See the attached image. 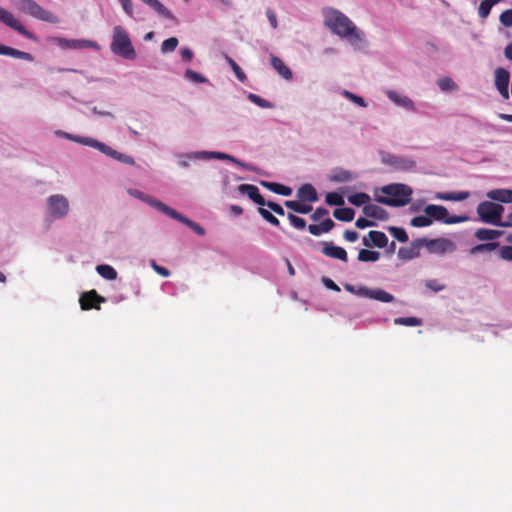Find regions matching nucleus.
I'll list each match as a JSON object with an SVG mask.
<instances>
[{
	"mask_svg": "<svg viewBox=\"0 0 512 512\" xmlns=\"http://www.w3.org/2000/svg\"><path fill=\"white\" fill-rule=\"evenodd\" d=\"M325 25L336 35L346 38L353 46L363 41V34L355 24L342 12L329 9L325 12Z\"/></svg>",
	"mask_w": 512,
	"mask_h": 512,
	"instance_id": "f257e3e1",
	"label": "nucleus"
},
{
	"mask_svg": "<svg viewBox=\"0 0 512 512\" xmlns=\"http://www.w3.org/2000/svg\"><path fill=\"white\" fill-rule=\"evenodd\" d=\"M384 196H378L376 201L391 207H401L411 202L412 189L405 184H389L381 188Z\"/></svg>",
	"mask_w": 512,
	"mask_h": 512,
	"instance_id": "f03ea898",
	"label": "nucleus"
},
{
	"mask_svg": "<svg viewBox=\"0 0 512 512\" xmlns=\"http://www.w3.org/2000/svg\"><path fill=\"white\" fill-rule=\"evenodd\" d=\"M111 50L113 53L124 59L133 60L136 57V52L133 48L130 37L122 26L118 25L113 29Z\"/></svg>",
	"mask_w": 512,
	"mask_h": 512,
	"instance_id": "7ed1b4c3",
	"label": "nucleus"
},
{
	"mask_svg": "<svg viewBox=\"0 0 512 512\" xmlns=\"http://www.w3.org/2000/svg\"><path fill=\"white\" fill-rule=\"evenodd\" d=\"M13 2L20 11L36 19L54 24L59 22V18L55 14L43 9L33 0H13Z\"/></svg>",
	"mask_w": 512,
	"mask_h": 512,
	"instance_id": "20e7f679",
	"label": "nucleus"
},
{
	"mask_svg": "<svg viewBox=\"0 0 512 512\" xmlns=\"http://www.w3.org/2000/svg\"><path fill=\"white\" fill-rule=\"evenodd\" d=\"M416 247H426L429 253L444 255L456 251V244L445 237L436 239L418 238L414 240Z\"/></svg>",
	"mask_w": 512,
	"mask_h": 512,
	"instance_id": "39448f33",
	"label": "nucleus"
},
{
	"mask_svg": "<svg viewBox=\"0 0 512 512\" xmlns=\"http://www.w3.org/2000/svg\"><path fill=\"white\" fill-rule=\"evenodd\" d=\"M504 207L491 201H483L477 206V214L480 220L484 223L499 226Z\"/></svg>",
	"mask_w": 512,
	"mask_h": 512,
	"instance_id": "423d86ee",
	"label": "nucleus"
},
{
	"mask_svg": "<svg viewBox=\"0 0 512 512\" xmlns=\"http://www.w3.org/2000/svg\"><path fill=\"white\" fill-rule=\"evenodd\" d=\"M149 203L151 204L152 207L156 208L163 214L187 225L198 235L202 236L205 234V230L203 227H201L197 223L193 222L192 220L188 219L187 217L181 215L176 210L172 209L171 207L167 206L166 204L162 203L161 201L156 200V199H149Z\"/></svg>",
	"mask_w": 512,
	"mask_h": 512,
	"instance_id": "0eeeda50",
	"label": "nucleus"
},
{
	"mask_svg": "<svg viewBox=\"0 0 512 512\" xmlns=\"http://www.w3.org/2000/svg\"><path fill=\"white\" fill-rule=\"evenodd\" d=\"M424 212L430 219L441 221L445 224L462 223L468 220L467 216L453 215L449 216L448 210L441 205L430 204L424 209Z\"/></svg>",
	"mask_w": 512,
	"mask_h": 512,
	"instance_id": "6e6552de",
	"label": "nucleus"
},
{
	"mask_svg": "<svg viewBox=\"0 0 512 512\" xmlns=\"http://www.w3.org/2000/svg\"><path fill=\"white\" fill-rule=\"evenodd\" d=\"M48 214L53 218H64L69 212V202L59 194L51 195L47 200Z\"/></svg>",
	"mask_w": 512,
	"mask_h": 512,
	"instance_id": "1a4fd4ad",
	"label": "nucleus"
},
{
	"mask_svg": "<svg viewBox=\"0 0 512 512\" xmlns=\"http://www.w3.org/2000/svg\"><path fill=\"white\" fill-rule=\"evenodd\" d=\"M0 21L16 30L18 33L28 39L33 38V34L29 32L14 16L12 13L0 7Z\"/></svg>",
	"mask_w": 512,
	"mask_h": 512,
	"instance_id": "9d476101",
	"label": "nucleus"
},
{
	"mask_svg": "<svg viewBox=\"0 0 512 512\" xmlns=\"http://www.w3.org/2000/svg\"><path fill=\"white\" fill-rule=\"evenodd\" d=\"M357 295L374 299L383 303H390L394 301V296L392 294L380 288L370 289L367 287H360L358 288Z\"/></svg>",
	"mask_w": 512,
	"mask_h": 512,
	"instance_id": "9b49d317",
	"label": "nucleus"
},
{
	"mask_svg": "<svg viewBox=\"0 0 512 512\" xmlns=\"http://www.w3.org/2000/svg\"><path fill=\"white\" fill-rule=\"evenodd\" d=\"M105 302V298L100 296L96 290H90L80 296L79 303L82 310L100 309V304Z\"/></svg>",
	"mask_w": 512,
	"mask_h": 512,
	"instance_id": "f8f14e48",
	"label": "nucleus"
},
{
	"mask_svg": "<svg viewBox=\"0 0 512 512\" xmlns=\"http://www.w3.org/2000/svg\"><path fill=\"white\" fill-rule=\"evenodd\" d=\"M58 44L63 48L68 49H85V48H93L98 49L99 46L96 42L86 39H64L59 38Z\"/></svg>",
	"mask_w": 512,
	"mask_h": 512,
	"instance_id": "ddd939ff",
	"label": "nucleus"
},
{
	"mask_svg": "<svg viewBox=\"0 0 512 512\" xmlns=\"http://www.w3.org/2000/svg\"><path fill=\"white\" fill-rule=\"evenodd\" d=\"M322 253L329 258L338 259L343 262L348 261L346 250L340 246H335L332 242L323 243Z\"/></svg>",
	"mask_w": 512,
	"mask_h": 512,
	"instance_id": "4468645a",
	"label": "nucleus"
},
{
	"mask_svg": "<svg viewBox=\"0 0 512 512\" xmlns=\"http://www.w3.org/2000/svg\"><path fill=\"white\" fill-rule=\"evenodd\" d=\"M240 194L247 195L253 202L260 206H265V199L260 194L257 186L252 184H241L237 187Z\"/></svg>",
	"mask_w": 512,
	"mask_h": 512,
	"instance_id": "2eb2a0df",
	"label": "nucleus"
},
{
	"mask_svg": "<svg viewBox=\"0 0 512 512\" xmlns=\"http://www.w3.org/2000/svg\"><path fill=\"white\" fill-rule=\"evenodd\" d=\"M368 237L369 240L366 237L363 238V244L367 247L384 248L388 244V237L384 232L372 230L368 233Z\"/></svg>",
	"mask_w": 512,
	"mask_h": 512,
	"instance_id": "dca6fc26",
	"label": "nucleus"
},
{
	"mask_svg": "<svg viewBox=\"0 0 512 512\" xmlns=\"http://www.w3.org/2000/svg\"><path fill=\"white\" fill-rule=\"evenodd\" d=\"M297 197L302 202L314 203L318 200V194L313 185L306 183L297 191Z\"/></svg>",
	"mask_w": 512,
	"mask_h": 512,
	"instance_id": "f3484780",
	"label": "nucleus"
},
{
	"mask_svg": "<svg viewBox=\"0 0 512 512\" xmlns=\"http://www.w3.org/2000/svg\"><path fill=\"white\" fill-rule=\"evenodd\" d=\"M366 217L378 220H387L389 218L388 212L376 204H366L362 209Z\"/></svg>",
	"mask_w": 512,
	"mask_h": 512,
	"instance_id": "a211bd4d",
	"label": "nucleus"
},
{
	"mask_svg": "<svg viewBox=\"0 0 512 512\" xmlns=\"http://www.w3.org/2000/svg\"><path fill=\"white\" fill-rule=\"evenodd\" d=\"M356 178V173L343 168L334 169L329 177L330 181L337 183L351 182L354 181Z\"/></svg>",
	"mask_w": 512,
	"mask_h": 512,
	"instance_id": "6ab92c4d",
	"label": "nucleus"
},
{
	"mask_svg": "<svg viewBox=\"0 0 512 512\" xmlns=\"http://www.w3.org/2000/svg\"><path fill=\"white\" fill-rule=\"evenodd\" d=\"M335 226V223L332 219L326 218L320 224H310L308 226V231L310 234L314 236H319L323 233L330 232Z\"/></svg>",
	"mask_w": 512,
	"mask_h": 512,
	"instance_id": "aec40b11",
	"label": "nucleus"
},
{
	"mask_svg": "<svg viewBox=\"0 0 512 512\" xmlns=\"http://www.w3.org/2000/svg\"><path fill=\"white\" fill-rule=\"evenodd\" d=\"M487 197L501 203H512V190L494 189L487 192Z\"/></svg>",
	"mask_w": 512,
	"mask_h": 512,
	"instance_id": "412c9836",
	"label": "nucleus"
},
{
	"mask_svg": "<svg viewBox=\"0 0 512 512\" xmlns=\"http://www.w3.org/2000/svg\"><path fill=\"white\" fill-rule=\"evenodd\" d=\"M0 55L11 56V57L23 59L26 61L34 60V57L30 53L20 51V50H17L15 48H12V47H9V46L3 45V44H0Z\"/></svg>",
	"mask_w": 512,
	"mask_h": 512,
	"instance_id": "4be33fe9",
	"label": "nucleus"
},
{
	"mask_svg": "<svg viewBox=\"0 0 512 512\" xmlns=\"http://www.w3.org/2000/svg\"><path fill=\"white\" fill-rule=\"evenodd\" d=\"M143 3L151 7L160 16L176 21L174 15L159 0H141Z\"/></svg>",
	"mask_w": 512,
	"mask_h": 512,
	"instance_id": "5701e85b",
	"label": "nucleus"
},
{
	"mask_svg": "<svg viewBox=\"0 0 512 512\" xmlns=\"http://www.w3.org/2000/svg\"><path fill=\"white\" fill-rule=\"evenodd\" d=\"M388 164L394 166L398 170L408 171L415 166V162L410 159L401 158L397 156H391L386 161Z\"/></svg>",
	"mask_w": 512,
	"mask_h": 512,
	"instance_id": "b1692460",
	"label": "nucleus"
},
{
	"mask_svg": "<svg viewBox=\"0 0 512 512\" xmlns=\"http://www.w3.org/2000/svg\"><path fill=\"white\" fill-rule=\"evenodd\" d=\"M386 95L395 104L402 106L408 110H414V104L410 98L406 96H401L396 91L393 90L387 91Z\"/></svg>",
	"mask_w": 512,
	"mask_h": 512,
	"instance_id": "393cba45",
	"label": "nucleus"
},
{
	"mask_svg": "<svg viewBox=\"0 0 512 512\" xmlns=\"http://www.w3.org/2000/svg\"><path fill=\"white\" fill-rule=\"evenodd\" d=\"M271 65L286 80H290L292 78V71L279 57L271 56Z\"/></svg>",
	"mask_w": 512,
	"mask_h": 512,
	"instance_id": "a878e982",
	"label": "nucleus"
},
{
	"mask_svg": "<svg viewBox=\"0 0 512 512\" xmlns=\"http://www.w3.org/2000/svg\"><path fill=\"white\" fill-rule=\"evenodd\" d=\"M261 185L278 195L290 196L292 194V189L290 187L280 183L262 181Z\"/></svg>",
	"mask_w": 512,
	"mask_h": 512,
	"instance_id": "bb28decb",
	"label": "nucleus"
},
{
	"mask_svg": "<svg viewBox=\"0 0 512 512\" xmlns=\"http://www.w3.org/2000/svg\"><path fill=\"white\" fill-rule=\"evenodd\" d=\"M284 205L292 210L293 212L299 213V214H308L312 211V206L308 203H303L302 201H296V200H287L284 202Z\"/></svg>",
	"mask_w": 512,
	"mask_h": 512,
	"instance_id": "cd10ccee",
	"label": "nucleus"
},
{
	"mask_svg": "<svg viewBox=\"0 0 512 512\" xmlns=\"http://www.w3.org/2000/svg\"><path fill=\"white\" fill-rule=\"evenodd\" d=\"M470 193L467 191H460L457 193L448 192V193H438L436 198L445 201H463L469 198Z\"/></svg>",
	"mask_w": 512,
	"mask_h": 512,
	"instance_id": "c85d7f7f",
	"label": "nucleus"
},
{
	"mask_svg": "<svg viewBox=\"0 0 512 512\" xmlns=\"http://www.w3.org/2000/svg\"><path fill=\"white\" fill-rule=\"evenodd\" d=\"M420 248L416 247L413 241L411 247H401L398 251V256L402 260H411L419 256Z\"/></svg>",
	"mask_w": 512,
	"mask_h": 512,
	"instance_id": "c756f323",
	"label": "nucleus"
},
{
	"mask_svg": "<svg viewBox=\"0 0 512 512\" xmlns=\"http://www.w3.org/2000/svg\"><path fill=\"white\" fill-rule=\"evenodd\" d=\"M510 81V74L504 68H497L495 70V85L498 87H508Z\"/></svg>",
	"mask_w": 512,
	"mask_h": 512,
	"instance_id": "7c9ffc66",
	"label": "nucleus"
},
{
	"mask_svg": "<svg viewBox=\"0 0 512 512\" xmlns=\"http://www.w3.org/2000/svg\"><path fill=\"white\" fill-rule=\"evenodd\" d=\"M333 216L343 222H351L354 219L355 211L352 208H337L333 212Z\"/></svg>",
	"mask_w": 512,
	"mask_h": 512,
	"instance_id": "2f4dec72",
	"label": "nucleus"
},
{
	"mask_svg": "<svg viewBox=\"0 0 512 512\" xmlns=\"http://www.w3.org/2000/svg\"><path fill=\"white\" fill-rule=\"evenodd\" d=\"M502 231L480 228L475 232V237L479 240H494L502 235Z\"/></svg>",
	"mask_w": 512,
	"mask_h": 512,
	"instance_id": "473e14b6",
	"label": "nucleus"
},
{
	"mask_svg": "<svg viewBox=\"0 0 512 512\" xmlns=\"http://www.w3.org/2000/svg\"><path fill=\"white\" fill-rule=\"evenodd\" d=\"M357 258L361 262H376L380 258V253L368 249H361Z\"/></svg>",
	"mask_w": 512,
	"mask_h": 512,
	"instance_id": "72a5a7b5",
	"label": "nucleus"
},
{
	"mask_svg": "<svg viewBox=\"0 0 512 512\" xmlns=\"http://www.w3.org/2000/svg\"><path fill=\"white\" fill-rule=\"evenodd\" d=\"M96 270L105 279L114 280L117 277L116 270L110 265H98Z\"/></svg>",
	"mask_w": 512,
	"mask_h": 512,
	"instance_id": "f704fd0d",
	"label": "nucleus"
},
{
	"mask_svg": "<svg viewBox=\"0 0 512 512\" xmlns=\"http://www.w3.org/2000/svg\"><path fill=\"white\" fill-rule=\"evenodd\" d=\"M498 246H499V243H497V242L478 244L470 250V253L474 255V254H478V253H482V252H490V251H493L496 248H498Z\"/></svg>",
	"mask_w": 512,
	"mask_h": 512,
	"instance_id": "c9c22d12",
	"label": "nucleus"
},
{
	"mask_svg": "<svg viewBox=\"0 0 512 512\" xmlns=\"http://www.w3.org/2000/svg\"><path fill=\"white\" fill-rule=\"evenodd\" d=\"M349 202L355 206H361L370 201V196L366 193H355L348 198Z\"/></svg>",
	"mask_w": 512,
	"mask_h": 512,
	"instance_id": "e433bc0d",
	"label": "nucleus"
},
{
	"mask_svg": "<svg viewBox=\"0 0 512 512\" xmlns=\"http://www.w3.org/2000/svg\"><path fill=\"white\" fill-rule=\"evenodd\" d=\"M388 231L395 237L399 242H407L408 241V235L404 228L401 227H395L390 226L388 227Z\"/></svg>",
	"mask_w": 512,
	"mask_h": 512,
	"instance_id": "4c0bfd02",
	"label": "nucleus"
},
{
	"mask_svg": "<svg viewBox=\"0 0 512 512\" xmlns=\"http://www.w3.org/2000/svg\"><path fill=\"white\" fill-rule=\"evenodd\" d=\"M394 323L404 326H420L422 320L417 317H399L394 320Z\"/></svg>",
	"mask_w": 512,
	"mask_h": 512,
	"instance_id": "58836bf2",
	"label": "nucleus"
},
{
	"mask_svg": "<svg viewBox=\"0 0 512 512\" xmlns=\"http://www.w3.org/2000/svg\"><path fill=\"white\" fill-rule=\"evenodd\" d=\"M178 39L176 37H170L162 42L161 51L163 53L173 52L178 46Z\"/></svg>",
	"mask_w": 512,
	"mask_h": 512,
	"instance_id": "ea45409f",
	"label": "nucleus"
},
{
	"mask_svg": "<svg viewBox=\"0 0 512 512\" xmlns=\"http://www.w3.org/2000/svg\"><path fill=\"white\" fill-rule=\"evenodd\" d=\"M432 222V219H430V217L425 214L414 217L411 220V225L413 227H427L430 226Z\"/></svg>",
	"mask_w": 512,
	"mask_h": 512,
	"instance_id": "a19ab883",
	"label": "nucleus"
},
{
	"mask_svg": "<svg viewBox=\"0 0 512 512\" xmlns=\"http://www.w3.org/2000/svg\"><path fill=\"white\" fill-rule=\"evenodd\" d=\"M326 203L328 205L342 206L344 204V198L336 192H330L326 195Z\"/></svg>",
	"mask_w": 512,
	"mask_h": 512,
	"instance_id": "79ce46f5",
	"label": "nucleus"
},
{
	"mask_svg": "<svg viewBox=\"0 0 512 512\" xmlns=\"http://www.w3.org/2000/svg\"><path fill=\"white\" fill-rule=\"evenodd\" d=\"M259 214L270 224L279 227L280 222L279 220L268 210L264 209L263 207L258 208Z\"/></svg>",
	"mask_w": 512,
	"mask_h": 512,
	"instance_id": "37998d69",
	"label": "nucleus"
},
{
	"mask_svg": "<svg viewBox=\"0 0 512 512\" xmlns=\"http://www.w3.org/2000/svg\"><path fill=\"white\" fill-rule=\"evenodd\" d=\"M227 61L229 63V65L231 66L232 70L234 71L237 79L241 82H245L246 80V75L245 73L242 71V69L240 68V66L231 58L227 57Z\"/></svg>",
	"mask_w": 512,
	"mask_h": 512,
	"instance_id": "c03bdc74",
	"label": "nucleus"
},
{
	"mask_svg": "<svg viewBox=\"0 0 512 512\" xmlns=\"http://www.w3.org/2000/svg\"><path fill=\"white\" fill-rule=\"evenodd\" d=\"M288 219L292 226L296 229L302 230L306 227V221L303 218H300L293 213H288Z\"/></svg>",
	"mask_w": 512,
	"mask_h": 512,
	"instance_id": "a18cd8bd",
	"label": "nucleus"
},
{
	"mask_svg": "<svg viewBox=\"0 0 512 512\" xmlns=\"http://www.w3.org/2000/svg\"><path fill=\"white\" fill-rule=\"evenodd\" d=\"M492 7L493 6H491V4L487 0H483L478 8L479 17L482 19H486L489 16Z\"/></svg>",
	"mask_w": 512,
	"mask_h": 512,
	"instance_id": "49530a36",
	"label": "nucleus"
},
{
	"mask_svg": "<svg viewBox=\"0 0 512 512\" xmlns=\"http://www.w3.org/2000/svg\"><path fill=\"white\" fill-rule=\"evenodd\" d=\"M70 139L78 142V143H81V144H84V145H87V146H90V147H93V148H98L100 142L93 139V138H89V137H69Z\"/></svg>",
	"mask_w": 512,
	"mask_h": 512,
	"instance_id": "de8ad7c7",
	"label": "nucleus"
},
{
	"mask_svg": "<svg viewBox=\"0 0 512 512\" xmlns=\"http://www.w3.org/2000/svg\"><path fill=\"white\" fill-rule=\"evenodd\" d=\"M248 98L250 101H252L256 105H258L259 107H262V108H271L272 107V104L270 102H268L267 100L261 98L260 96H258L256 94L250 93Z\"/></svg>",
	"mask_w": 512,
	"mask_h": 512,
	"instance_id": "09e8293b",
	"label": "nucleus"
},
{
	"mask_svg": "<svg viewBox=\"0 0 512 512\" xmlns=\"http://www.w3.org/2000/svg\"><path fill=\"white\" fill-rule=\"evenodd\" d=\"M499 21L504 27H512V9L503 11L500 14Z\"/></svg>",
	"mask_w": 512,
	"mask_h": 512,
	"instance_id": "8fccbe9b",
	"label": "nucleus"
},
{
	"mask_svg": "<svg viewBox=\"0 0 512 512\" xmlns=\"http://www.w3.org/2000/svg\"><path fill=\"white\" fill-rule=\"evenodd\" d=\"M343 95H344L347 99L351 100L352 102H354L355 104H357V105H358V106H360V107H366V106H367L366 101H365L362 97H360V96H358V95H355V94H353V93H351V92H349V91H347V90H345V91L343 92Z\"/></svg>",
	"mask_w": 512,
	"mask_h": 512,
	"instance_id": "3c124183",
	"label": "nucleus"
},
{
	"mask_svg": "<svg viewBox=\"0 0 512 512\" xmlns=\"http://www.w3.org/2000/svg\"><path fill=\"white\" fill-rule=\"evenodd\" d=\"M438 86L442 91H448L454 89L456 85L451 78L444 77L438 81Z\"/></svg>",
	"mask_w": 512,
	"mask_h": 512,
	"instance_id": "603ef678",
	"label": "nucleus"
},
{
	"mask_svg": "<svg viewBox=\"0 0 512 512\" xmlns=\"http://www.w3.org/2000/svg\"><path fill=\"white\" fill-rule=\"evenodd\" d=\"M185 76L188 79H190L194 82H198V83H204L207 81V79L204 76H202L201 74H199L191 69L186 70Z\"/></svg>",
	"mask_w": 512,
	"mask_h": 512,
	"instance_id": "864d4df0",
	"label": "nucleus"
},
{
	"mask_svg": "<svg viewBox=\"0 0 512 512\" xmlns=\"http://www.w3.org/2000/svg\"><path fill=\"white\" fill-rule=\"evenodd\" d=\"M328 214H329V211H328L327 208L318 207L311 214L310 218H311L312 221L316 222V221H319L321 218L327 216Z\"/></svg>",
	"mask_w": 512,
	"mask_h": 512,
	"instance_id": "5fc2aeb1",
	"label": "nucleus"
},
{
	"mask_svg": "<svg viewBox=\"0 0 512 512\" xmlns=\"http://www.w3.org/2000/svg\"><path fill=\"white\" fill-rule=\"evenodd\" d=\"M151 267L157 274H159L163 277H169L171 274L170 271L166 267L158 265L154 260L151 261Z\"/></svg>",
	"mask_w": 512,
	"mask_h": 512,
	"instance_id": "6e6d98bb",
	"label": "nucleus"
},
{
	"mask_svg": "<svg viewBox=\"0 0 512 512\" xmlns=\"http://www.w3.org/2000/svg\"><path fill=\"white\" fill-rule=\"evenodd\" d=\"M265 205L268 206L273 212H275L276 214H278L280 216H283L285 214L283 207L276 202H272V201L266 202L265 201Z\"/></svg>",
	"mask_w": 512,
	"mask_h": 512,
	"instance_id": "4d7b16f0",
	"label": "nucleus"
},
{
	"mask_svg": "<svg viewBox=\"0 0 512 512\" xmlns=\"http://www.w3.org/2000/svg\"><path fill=\"white\" fill-rule=\"evenodd\" d=\"M355 225L357 228L359 229H364V228H367V227H373V226H376V223L373 222V221H370L366 218H358L355 222Z\"/></svg>",
	"mask_w": 512,
	"mask_h": 512,
	"instance_id": "13d9d810",
	"label": "nucleus"
},
{
	"mask_svg": "<svg viewBox=\"0 0 512 512\" xmlns=\"http://www.w3.org/2000/svg\"><path fill=\"white\" fill-rule=\"evenodd\" d=\"M343 237L348 242H355L359 238V234L354 230H345L343 233Z\"/></svg>",
	"mask_w": 512,
	"mask_h": 512,
	"instance_id": "bf43d9fd",
	"label": "nucleus"
},
{
	"mask_svg": "<svg viewBox=\"0 0 512 512\" xmlns=\"http://www.w3.org/2000/svg\"><path fill=\"white\" fill-rule=\"evenodd\" d=\"M500 256L504 260L512 261V246H503L500 249Z\"/></svg>",
	"mask_w": 512,
	"mask_h": 512,
	"instance_id": "052dcab7",
	"label": "nucleus"
},
{
	"mask_svg": "<svg viewBox=\"0 0 512 512\" xmlns=\"http://www.w3.org/2000/svg\"><path fill=\"white\" fill-rule=\"evenodd\" d=\"M180 53H181L182 60L185 61V62H188V61H190L193 58V52L188 47H183L181 49Z\"/></svg>",
	"mask_w": 512,
	"mask_h": 512,
	"instance_id": "680f3d73",
	"label": "nucleus"
},
{
	"mask_svg": "<svg viewBox=\"0 0 512 512\" xmlns=\"http://www.w3.org/2000/svg\"><path fill=\"white\" fill-rule=\"evenodd\" d=\"M323 283L328 289L340 292V287L333 280L329 278H323Z\"/></svg>",
	"mask_w": 512,
	"mask_h": 512,
	"instance_id": "e2e57ef3",
	"label": "nucleus"
},
{
	"mask_svg": "<svg viewBox=\"0 0 512 512\" xmlns=\"http://www.w3.org/2000/svg\"><path fill=\"white\" fill-rule=\"evenodd\" d=\"M266 15L269 19V22L272 26L273 29H276L277 26H278V23H277V18H276V14L274 13V11H272L271 9H268L266 11Z\"/></svg>",
	"mask_w": 512,
	"mask_h": 512,
	"instance_id": "0e129e2a",
	"label": "nucleus"
},
{
	"mask_svg": "<svg viewBox=\"0 0 512 512\" xmlns=\"http://www.w3.org/2000/svg\"><path fill=\"white\" fill-rule=\"evenodd\" d=\"M117 160L124 164H128V165L135 164V161L131 156L123 154V153H119Z\"/></svg>",
	"mask_w": 512,
	"mask_h": 512,
	"instance_id": "69168bd1",
	"label": "nucleus"
},
{
	"mask_svg": "<svg viewBox=\"0 0 512 512\" xmlns=\"http://www.w3.org/2000/svg\"><path fill=\"white\" fill-rule=\"evenodd\" d=\"M426 286L435 292L441 291L444 288V286L440 285L436 280L427 281Z\"/></svg>",
	"mask_w": 512,
	"mask_h": 512,
	"instance_id": "338daca9",
	"label": "nucleus"
},
{
	"mask_svg": "<svg viewBox=\"0 0 512 512\" xmlns=\"http://www.w3.org/2000/svg\"><path fill=\"white\" fill-rule=\"evenodd\" d=\"M124 11L129 15V16H133V12H132V1L131 0H119Z\"/></svg>",
	"mask_w": 512,
	"mask_h": 512,
	"instance_id": "774afa93",
	"label": "nucleus"
}]
</instances>
